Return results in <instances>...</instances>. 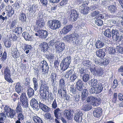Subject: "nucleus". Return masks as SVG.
Instances as JSON below:
<instances>
[{
	"label": "nucleus",
	"mask_w": 123,
	"mask_h": 123,
	"mask_svg": "<svg viewBox=\"0 0 123 123\" xmlns=\"http://www.w3.org/2000/svg\"><path fill=\"white\" fill-rule=\"evenodd\" d=\"M111 36L113 40L114 41L118 40L120 41L123 39V35L119 34L118 30L115 28H113L111 30Z\"/></svg>",
	"instance_id": "nucleus-3"
},
{
	"label": "nucleus",
	"mask_w": 123,
	"mask_h": 123,
	"mask_svg": "<svg viewBox=\"0 0 123 123\" xmlns=\"http://www.w3.org/2000/svg\"><path fill=\"white\" fill-rule=\"evenodd\" d=\"M115 49L114 47H111L109 48V52L110 54H114L116 52Z\"/></svg>",
	"instance_id": "nucleus-61"
},
{
	"label": "nucleus",
	"mask_w": 123,
	"mask_h": 123,
	"mask_svg": "<svg viewBox=\"0 0 123 123\" xmlns=\"http://www.w3.org/2000/svg\"><path fill=\"white\" fill-rule=\"evenodd\" d=\"M19 20L22 21H25L26 20V17L25 13L23 12H21L20 14Z\"/></svg>",
	"instance_id": "nucleus-38"
},
{
	"label": "nucleus",
	"mask_w": 123,
	"mask_h": 123,
	"mask_svg": "<svg viewBox=\"0 0 123 123\" xmlns=\"http://www.w3.org/2000/svg\"><path fill=\"white\" fill-rule=\"evenodd\" d=\"M43 14L41 13L38 14V19L36 20V23L37 26L40 27H43L45 25V22L43 18Z\"/></svg>",
	"instance_id": "nucleus-10"
},
{
	"label": "nucleus",
	"mask_w": 123,
	"mask_h": 123,
	"mask_svg": "<svg viewBox=\"0 0 123 123\" xmlns=\"http://www.w3.org/2000/svg\"><path fill=\"white\" fill-rule=\"evenodd\" d=\"M4 75L10 74V71L9 68L8 67H6L5 68Z\"/></svg>",
	"instance_id": "nucleus-62"
},
{
	"label": "nucleus",
	"mask_w": 123,
	"mask_h": 123,
	"mask_svg": "<svg viewBox=\"0 0 123 123\" xmlns=\"http://www.w3.org/2000/svg\"><path fill=\"white\" fill-rule=\"evenodd\" d=\"M10 75H4L5 79L7 82L10 83H12L13 82L12 80L10 77Z\"/></svg>",
	"instance_id": "nucleus-45"
},
{
	"label": "nucleus",
	"mask_w": 123,
	"mask_h": 123,
	"mask_svg": "<svg viewBox=\"0 0 123 123\" xmlns=\"http://www.w3.org/2000/svg\"><path fill=\"white\" fill-rule=\"evenodd\" d=\"M47 92H40L39 94L40 95L41 98L43 100H46L47 98L46 94Z\"/></svg>",
	"instance_id": "nucleus-44"
},
{
	"label": "nucleus",
	"mask_w": 123,
	"mask_h": 123,
	"mask_svg": "<svg viewBox=\"0 0 123 123\" xmlns=\"http://www.w3.org/2000/svg\"><path fill=\"white\" fill-rule=\"evenodd\" d=\"M107 8L109 12L112 14H115L117 12V7L116 5H110Z\"/></svg>",
	"instance_id": "nucleus-13"
},
{
	"label": "nucleus",
	"mask_w": 123,
	"mask_h": 123,
	"mask_svg": "<svg viewBox=\"0 0 123 123\" xmlns=\"http://www.w3.org/2000/svg\"><path fill=\"white\" fill-rule=\"evenodd\" d=\"M39 47L41 49V51L44 52L48 51L49 48L48 44L45 42L41 43L39 45Z\"/></svg>",
	"instance_id": "nucleus-16"
},
{
	"label": "nucleus",
	"mask_w": 123,
	"mask_h": 123,
	"mask_svg": "<svg viewBox=\"0 0 123 123\" xmlns=\"http://www.w3.org/2000/svg\"><path fill=\"white\" fill-rule=\"evenodd\" d=\"M76 88L78 90L81 91L83 89L84 86L82 81L80 80H78L76 84Z\"/></svg>",
	"instance_id": "nucleus-20"
},
{
	"label": "nucleus",
	"mask_w": 123,
	"mask_h": 123,
	"mask_svg": "<svg viewBox=\"0 0 123 123\" xmlns=\"http://www.w3.org/2000/svg\"><path fill=\"white\" fill-rule=\"evenodd\" d=\"M12 56L14 58L16 59L18 58L20 55V53L17 48L14 49L12 54Z\"/></svg>",
	"instance_id": "nucleus-25"
},
{
	"label": "nucleus",
	"mask_w": 123,
	"mask_h": 123,
	"mask_svg": "<svg viewBox=\"0 0 123 123\" xmlns=\"http://www.w3.org/2000/svg\"><path fill=\"white\" fill-rule=\"evenodd\" d=\"M22 103L21 105L24 108H26L28 107V103L27 100L21 101Z\"/></svg>",
	"instance_id": "nucleus-53"
},
{
	"label": "nucleus",
	"mask_w": 123,
	"mask_h": 123,
	"mask_svg": "<svg viewBox=\"0 0 123 123\" xmlns=\"http://www.w3.org/2000/svg\"><path fill=\"white\" fill-rule=\"evenodd\" d=\"M20 101L27 100V98L25 93L23 92L21 94L20 97Z\"/></svg>",
	"instance_id": "nucleus-50"
},
{
	"label": "nucleus",
	"mask_w": 123,
	"mask_h": 123,
	"mask_svg": "<svg viewBox=\"0 0 123 123\" xmlns=\"http://www.w3.org/2000/svg\"><path fill=\"white\" fill-rule=\"evenodd\" d=\"M70 15L68 16L70 20L75 21L79 18V14L76 10L74 9H70L69 11Z\"/></svg>",
	"instance_id": "nucleus-9"
},
{
	"label": "nucleus",
	"mask_w": 123,
	"mask_h": 123,
	"mask_svg": "<svg viewBox=\"0 0 123 123\" xmlns=\"http://www.w3.org/2000/svg\"><path fill=\"white\" fill-rule=\"evenodd\" d=\"M22 36L26 40L31 41L32 40V35L30 33L24 32L22 33Z\"/></svg>",
	"instance_id": "nucleus-21"
},
{
	"label": "nucleus",
	"mask_w": 123,
	"mask_h": 123,
	"mask_svg": "<svg viewBox=\"0 0 123 123\" xmlns=\"http://www.w3.org/2000/svg\"><path fill=\"white\" fill-rule=\"evenodd\" d=\"M55 52L57 53H61L65 48V44L61 43L58 41H56L55 43Z\"/></svg>",
	"instance_id": "nucleus-7"
},
{
	"label": "nucleus",
	"mask_w": 123,
	"mask_h": 123,
	"mask_svg": "<svg viewBox=\"0 0 123 123\" xmlns=\"http://www.w3.org/2000/svg\"><path fill=\"white\" fill-rule=\"evenodd\" d=\"M118 20L116 18L113 19L111 20V23L114 25H116V26L118 25Z\"/></svg>",
	"instance_id": "nucleus-60"
},
{
	"label": "nucleus",
	"mask_w": 123,
	"mask_h": 123,
	"mask_svg": "<svg viewBox=\"0 0 123 123\" xmlns=\"http://www.w3.org/2000/svg\"><path fill=\"white\" fill-rule=\"evenodd\" d=\"M102 62L103 65H106L109 63L110 61L108 59H104L102 60Z\"/></svg>",
	"instance_id": "nucleus-58"
},
{
	"label": "nucleus",
	"mask_w": 123,
	"mask_h": 123,
	"mask_svg": "<svg viewBox=\"0 0 123 123\" xmlns=\"http://www.w3.org/2000/svg\"><path fill=\"white\" fill-rule=\"evenodd\" d=\"M34 30L36 31L35 35L42 38H45L48 36V33L46 30L40 29L38 27H35Z\"/></svg>",
	"instance_id": "nucleus-6"
},
{
	"label": "nucleus",
	"mask_w": 123,
	"mask_h": 123,
	"mask_svg": "<svg viewBox=\"0 0 123 123\" xmlns=\"http://www.w3.org/2000/svg\"><path fill=\"white\" fill-rule=\"evenodd\" d=\"M91 85L92 86L95 87H97L98 85L99 84L98 81L97 80L93 79L91 80Z\"/></svg>",
	"instance_id": "nucleus-41"
},
{
	"label": "nucleus",
	"mask_w": 123,
	"mask_h": 123,
	"mask_svg": "<svg viewBox=\"0 0 123 123\" xmlns=\"http://www.w3.org/2000/svg\"><path fill=\"white\" fill-rule=\"evenodd\" d=\"M32 81L33 83L34 90L36 91L37 90L38 87L37 80L35 78H33L32 79Z\"/></svg>",
	"instance_id": "nucleus-34"
},
{
	"label": "nucleus",
	"mask_w": 123,
	"mask_h": 123,
	"mask_svg": "<svg viewBox=\"0 0 123 123\" xmlns=\"http://www.w3.org/2000/svg\"><path fill=\"white\" fill-rule=\"evenodd\" d=\"M71 60V57L68 56L64 58L62 60L60 65L61 69L63 71L66 70L68 68Z\"/></svg>",
	"instance_id": "nucleus-4"
},
{
	"label": "nucleus",
	"mask_w": 123,
	"mask_h": 123,
	"mask_svg": "<svg viewBox=\"0 0 123 123\" xmlns=\"http://www.w3.org/2000/svg\"><path fill=\"white\" fill-rule=\"evenodd\" d=\"M102 112V108L98 107L95 108L93 111V115L95 117H100Z\"/></svg>",
	"instance_id": "nucleus-14"
},
{
	"label": "nucleus",
	"mask_w": 123,
	"mask_h": 123,
	"mask_svg": "<svg viewBox=\"0 0 123 123\" xmlns=\"http://www.w3.org/2000/svg\"><path fill=\"white\" fill-rule=\"evenodd\" d=\"M49 28L52 30L59 29L62 26L61 22L57 20H49L47 23Z\"/></svg>",
	"instance_id": "nucleus-2"
},
{
	"label": "nucleus",
	"mask_w": 123,
	"mask_h": 123,
	"mask_svg": "<svg viewBox=\"0 0 123 123\" xmlns=\"http://www.w3.org/2000/svg\"><path fill=\"white\" fill-rule=\"evenodd\" d=\"M44 118L47 119H49L51 120L52 118L51 117V114L50 113H45L44 116Z\"/></svg>",
	"instance_id": "nucleus-51"
},
{
	"label": "nucleus",
	"mask_w": 123,
	"mask_h": 123,
	"mask_svg": "<svg viewBox=\"0 0 123 123\" xmlns=\"http://www.w3.org/2000/svg\"><path fill=\"white\" fill-rule=\"evenodd\" d=\"M86 101L88 103H90L91 105L93 106H98L100 103V99L94 97L90 96L87 97Z\"/></svg>",
	"instance_id": "nucleus-5"
},
{
	"label": "nucleus",
	"mask_w": 123,
	"mask_h": 123,
	"mask_svg": "<svg viewBox=\"0 0 123 123\" xmlns=\"http://www.w3.org/2000/svg\"><path fill=\"white\" fill-rule=\"evenodd\" d=\"M28 96L29 98H31L34 95L33 89L31 87H29L27 90Z\"/></svg>",
	"instance_id": "nucleus-26"
},
{
	"label": "nucleus",
	"mask_w": 123,
	"mask_h": 123,
	"mask_svg": "<svg viewBox=\"0 0 123 123\" xmlns=\"http://www.w3.org/2000/svg\"><path fill=\"white\" fill-rule=\"evenodd\" d=\"M98 86L97 87H96V90L97 91L96 92L97 93L101 92L103 89V86L101 83H100Z\"/></svg>",
	"instance_id": "nucleus-39"
},
{
	"label": "nucleus",
	"mask_w": 123,
	"mask_h": 123,
	"mask_svg": "<svg viewBox=\"0 0 123 123\" xmlns=\"http://www.w3.org/2000/svg\"><path fill=\"white\" fill-rule=\"evenodd\" d=\"M79 73L80 74H82L84 75L86 74L87 72L86 70L83 68H80L79 70Z\"/></svg>",
	"instance_id": "nucleus-54"
},
{
	"label": "nucleus",
	"mask_w": 123,
	"mask_h": 123,
	"mask_svg": "<svg viewBox=\"0 0 123 123\" xmlns=\"http://www.w3.org/2000/svg\"><path fill=\"white\" fill-rule=\"evenodd\" d=\"M22 49L25 51L26 50L31 49V46L28 44H24L22 46Z\"/></svg>",
	"instance_id": "nucleus-48"
},
{
	"label": "nucleus",
	"mask_w": 123,
	"mask_h": 123,
	"mask_svg": "<svg viewBox=\"0 0 123 123\" xmlns=\"http://www.w3.org/2000/svg\"><path fill=\"white\" fill-rule=\"evenodd\" d=\"M83 65L87 68H89L91 66V62L88 60L84 61L83 62Z\"/></svg>",
	"instance_id": "nucleus-40"
},
{
	"label": "nucleus",
	"mask_w": 123,
	"mask_h": 123,
	"mask_svg": "<svg viewBox=\"0 0 123 123\" xmlns=\"http://www.w3.org/2000/svg\"><path fill=\"white\" fill-rule=\"evenodd\" d=\"M92 105L87 104L84 105L82 107V109L84 111H88L91 110L92 108Z\"/></svg>",
	"instance_id": "nucleus-31"
},
{
	"label": "nucleus",
	"mask_w": 123,
	"mask_h": 123,
	"mask_svg": "<svg viewBox=\"0 0 123 123\" xmlns=\"http://www.w3.org/2000/svg\"><path fill=\"white\" fill-rule=\"evenodd\" d=\"M31 105L33 108V109L36 111L39 110V104L37 101L34 98L32 99L30 101Z\"/></svg>",
	"instance_id": "nucleus-12"
},
{
	"label": "nucleus",
	"mask_w": 123,
	"mask_h": 123,
	"mask_svg": "<svg viewBox=\"0 0 123 123\" xmlns=\"http://www.w3.org/2000/svg\"><path fill=\"white\" fill-rule=\"evenodd\" d=\"M95 21V24L98 26H101L103 23L102 20L101 19H97Z\"/></svg>",
	"instance_id": "nucleus-52"
},
{
	"label": "nucleus",
	"mask_w": 123,
	"mask_h": 123,
	"mask_svg": "<svg viewBox=\"0 0 123 123\" xmlns=\"http://www.w3.org/2000/svg\"><path fill=\"white\" fill-rule=\"evenodd\" d=\"M65 113L64 115L67 117V119H69L70 117L71 113L69 110H65Z\"/></svg>",
	"instance_id": "nucleus-55"
},
{
	"label": "nucleus",
	"mask_w": 123,
	"mask_h": 123,
	"mask_svg": "<svg viewBox=\"0 0 123 123\" xmlns=\"http://www.w3.org/2000/svg\"><path fill=\"white\" fill-rule=\"evenodd\" d=\"M73 27V25H66L63 27L62 30V32L64 34H66L70 31Z\"/></svg>",
	"instance_id": "nucleus-17"
},
{
	"label": "nucleus",
	"mask_w": 123,
	"mask_h": 123,
	"mask_svg": "<svg viewBox=\"0 0 123 123\" xmlns=\"http://www.w3.org/2000/svg\"><path fill=\"white\" fill-rule=\"evenodd\" d=\"M4 45L7 48H9L11 47L12 43L10 39H5L3 41Z\"/></svg>",
	"instance_id": "nucleus-30"
},
{
	"label": "nucleus",
	"mask_w": 123,
	"mask_h": 123,
	"mask_svg": "<svg viewBox=\"0 0 123 123\" xmlns=\"http://www.w3.org/2000/svg\"><path fill=\"white\" fill-rule=\"evenodd\" d=\"M9 36L10 38L11 39H12L13 41H15L17 40V37L15 34L12 33L10 34Z\"/></svg>",
	"instance_id": "nucleus-59"
},
{
	"label": "nucleus",
	"mask_w": 123,
	"mask_h": 123,
	"mask_svg": "<svg viewBox=\"0 0 123 123\" xmlns=\"http://www.w3.org/2000/svg\"><path fill=\"white\" fill-rule=\"evenodd\" d=\"M82 76V80L85 82H87L89 79L90 77L88 74H86Z\"/></svg>",
	"instance_id": "nucleus-42"
},
{
	"label": "nucleus",
	"mask_w": 123,
	"mask_h": 123,
	"mask_svg": "<svg viewBox=\"0 0 123 123\" xmlns=\"http://www.w3.org/2000/svg\"><path fill=\"white\" fill-rule=\"evenodd\" d=\"M65 81L63 79H61L59 81V86L61 87H65Z\"/></svg>",
	"instance_id": "nucleus-47"
},
{
	"label": "nucleus",
	"mask_w": 123,
	"mask_h": 123,
	"mask_svg": "<svg viewBox=\"0 0 123 123\" xmlns=\"http://www.w3.org/2000/svg\"><path fill=\"white\" fill-rule=\"evenodd\" d=\"M48 87L47 85L40 86V92H48Z\"/></svg>",
	"instance_id": "nucleus-32"
},
{
	"label": "nucleus",
	"mask_w": 123,
	"mask_h": 123,
	"mask_svg": "<svg viewBox=\"0 0 123 123\" xmlns=\"http://www.w3.org/2000/svg\"><path fill=\"white\" fill-rule=\"evenodd\" d=\"M6 11L7 12V16L8 18L12 17L14 13V9L11 6H7Z\"/></svg>",
	"instance_id": "nucleus-18"
},
{
	"label": "nucleus",
	"mask_w": 123,
	"mask_h": 123,
	"mask_svg": "<svg viewBox=\"0 0 123 123\" xmlns=\"http://www.w3.org/2000/svg\"><path fill=\"white\" fill-rule=\"evenodd\" d=\"M21 104V103L19 102H18V103L17 105L15 110V111H16L17 113L20 112H22V109L20 105Z\"/></svg>",
	"instance_id": "nucleus-37"
},
{
	"label": "nucleus",
	"mask_w": 123,
	"mask_h": 123,
	"mask_svg": "<svg viewBox=\"0 0 123 123\" xmlns=\"http://www.w3.org/2000/svg\"><path fill=\"white\" fill-rule=\"evenodd\" d=\"M49 94L48 96V98L47 99L49 101L51 102L54 99V95L53 94L51 93L48 92Z\"/></svg>",
	"instance_id": "nucleus-46"
},
{
	"label": "nucleus",
	"mask_w": 123,
	"mask_h": 123,
	"mask_svg": "<svg viewBox=\"0 0 123 123\" xmlns=\"http://www.w3.org/2000/svg\"><path fill=\"white\" fill-rule=\"evenodd\" d=\"M76 73L74 70L70 69L69 70L67 71L66 72L65 77L66 78H68L69 76L71 77Z\"/></svg>",
	"instance_id": "nucleus-29"
},
{
	"label": "nucleus",
	"mask_w": 123,
	"mask_h": 123,
	"mask_svg": "<svg viewBox=\"0 0 123 123\" xmlns=\"http://www.w3.org/2000/svg\"><path fill=\"white\" fill-rule=\"evenodd\" d=\"M21 85L22 84L19 82L16 83L15 89L16 91L18 94L21 93L22 91L23 87Z\"/></svg>",
	"instance_id": "nucleus-24"
},
{
	"label": "nucleus",
	"mask_w": 123,
	"mask_h": 123,
	"mask_svg": "<svg viewBox=\"0 0 123 123\" xmlns=\"http://www.w3.org/2000/svg\"><path fill=\"white\" fill-rule=\"evenodd\" d=\"M80 11L81 13L83 14H87L88 12L87 9L84 8V9L80 10Z\"/></svg>",
	"instance_id": "nucleus-63"
},
{
	"label": "nucleus",
	"mask_w": 123,
	"mask_h": 123,
	"mask_svg": "<svg viewBox=\"0 0 123 123\" xmlns=\"http://www.w3.org/2000/svg\"><path fill=\"white\" fill-rule=\"evenodd\" d=\"M54 113L55 116L57 119H60L61 117H62L61 111L59 108L54 110Z\"/></svg>",
	"instance_id": "nucleus-19"
},
{
	"label": "nucleus",
	"mask_w": 123,
	"mask_h": 123,
	"mask_svg": "<svg viewBox=\"0 0 123 123\" xmlns=\"http://www.w3.org/2000/svg\"><path fill=\"white\" fill-rule=\"evenodd\" d=\"M57 78V75L56 74L53 72L51 73L50 75V78L51 79V81L52 82V84L54 83V82L56 80Z\"/></svg>",
	"instance_id": "nucleus-33"
},
{
	"label": "nucleus",
	"mask_w": 123,
	"mask_h": 123,
	"mask_svg": "<svg viewBox=\"0 0 123 123\" xmlns=\"http://www.w3.org/2000/svg\"><path fill=\"white\" fill-rule=\"evenodd\" d=\"M95 43V47L97 49H99L103 47L105 44L102 41L98 40Z\"/></svg>",
	"instance_id": "nucleus-27"
},
{
	"label": "nucleus",
	"mask_w": 123,
	"mask_h": 123,
	"mask_svg": "<svg viewBox=\"0 0 123 123\" xmlns=\"http://www.w3.org/2000/svg\"><path fill=\"white\" fill-rule=\"evenodd\" d=\"M79 37L78 34L74 32L72 34L67 35L64 37V38L68 43H70L73 41L74 44H79V41L78 40Z\"/></svg>",
	"instance_id": "nucleus-1"
},
{
	"label": "nucleus",
	"mask_w": 123,
	"mask_h": 123,
	"mask_svg": "<svg viewBox=\"0 0 123 123\" xmlns=\"http://www.w3.org/2000/svg\"><path fill=\"white\" fill-rule=\"evenodd\" d=\"M39 68L41 69L42 72L43 74H48L49 68L47 62L45 61H42L40 63Z\"/></svg>",
	"instance_id": "nucleus-8"
},
{
	"label": "nucleus",
	"mask_w": 123,
	"mask_h": 123,
	"mask_svg": "<svg viewBox=\"0 0 123 123\" xmlns=\"http://www.w3.org/2000/svg\"><path fill=\"white\" fill-rule=\"evenodd\" d=\"M57 107V105L55 99L51 105V107L54 109H56Z\"/></svg>",
	"instance_id": "nucleus-57"
},
{
	"label": "nucleus",
	"mask_w": 123,
	"mask_h": 123,
	"mask_svg": "<svg viewBox=\"0 0 123 123\" xmlns=\"http://www.w3.org/2000/svg\"><path fill=\"white\" fill-rule=\"evenodd\" d=\"M74 85H71L70 88V94L71 95L76 93V88L73 86Z\"/></svg>",
	"instance_id": "nucleus-43"
},
{
	"label": "nucleus",
	"mask_w": 123,
	"mask_h": 123,
	"mask_svg": "<svg viewBox=\"0 0 123 123\" xmlns=\"http://www.w3.org/2000/svg\"><path fill=\"white\" fill-rule=\"evenodd\" d=\"M77 77V75L76 73L70 77L71 82H74L75 80L76 79Z\"/></svg>",
	"instance_id": "nucleus-64"
},
{
	"label": "nucleus",
	"mask_w": 123,
	"mask_h": 123,
	"mask_svg": "<svg viewBox=\"0 0 123 123\" xmlns=\"http://www.w3.org/2000/svg\"><path fill=\"white\" fill-rule=\"evenodd\" d=\"M39 108L44 112H49L50 111V108L48 106L40 102L39 103Z\"/></svg>",
	"instance_id": "nucleus-22"
},
{
	"label": "nucleus",
	"mask_w": 123,
	"mask_h": 123,
	"mask_svg": "<svg viewBox=\"0 0 123 123\" xmlns=\"http://www.w3.org/2000/svg\"><path fill=\"white\" fill-rule=\"evenodd\" d=\"M111 30L108 28L105 31L104 35L107 37L110 38L111 37Z\"/></svg>",
	"instance_id": "nucleus-35"
},
{
	"label": "nucleus",
	"mask_w": 123,
	"mask_h": 123,
	"mask_svg": "<svg viewBox=\"0 0 123 123\" xmlns=\"http://www.w3.org/2000/svg\"><path fill=\"white\" fill-rule=\"evenodd\" d=\"M96 53L98 56L102 58L105 55V49H99L98 51H96Z\"/></svg>",
	"instance_id": "nucleus-23"
},
{
	"label": "nucleus",
	"mask_w": 123,
	"mask_h": 123,
	"mask_svg": "<svg viewBox=\"0 0 123 123\" xmlns=\"http://www.w3.org/2000/svg\"><path fill=\"white\" fill-rule=\"evenodd\" d=\"M29 11H32L35 12L37 9L38 6L37 5H33L31 6H29Z\"/></svg>",
	"instance_id": "nucleus-36"
},
{
	"label": "nucleus",
	"mask_w": 123,
	"mask_h": 123,
	"mask_svg": "<svg viewBox=\"0 0 123 123\" xmlns=\"http://www.w3.org/2000/svg\"><path fill=\"white\" fill-rule=\"evenodd\" d=\"M14 31L16 33L20 34L22 31V28L19 27H17L15 29Z\"/></svg>",
	"instance_id": "nucleus-49"
},
{
	"label": "nucleus",
	"mask_w": 123,
	"mask_h": 123,
	"mask_svg": "<svg viewBox=\"0 0 123 123\" xmlns=\"http://www.w3.org/2000/svg\"><path fill=\"white\" fill-rule=\"evenodd\" d=\"M6 115L9 118H14L16 116L15 110L13 109L11 110L8 113L6 114Z\"/></svg>",
	"instance_id": "nucleus-28"
},
{
	"label": "nucleus",
	"mask_w": 123,
	"mask_h": 123,
	"mask_svg": "<svg viewBox=\"0 0 123 123\" xmlns=\"http://www.w3.org/2000/svg\"><path fill=\"white\" fill-rule=\"evenodd\" d=\"M93 71L96 75L99 76L102 75L103 73L102 69L99 66L95 67Z\"/></svg>",
	"instance_id": "nucleus-15"
},
{
	"label": "nucleus",
	"mask_w": 123,
	"mask_h": 123,
	"mask_svg": "<svg viewBox=\"0 0 123 123\" xmlns=\"http://www.w3.org/2000/svg\"><path fill=\"white\" fill-rule=\"evenodd\" d=\"M82 115L83 113L81 111L79 110L77 111L74 114V120L76 122L80 123L82 122Z\"/></svg>",
	"instance_id": "nucleus-11"
},
{
	"label": "nucleus",
	"mask_w": 123,
	"mask_h": 123,
	"mask_svg": "<svg viewBox=\"0 0 123 123\" xmlns=\"http://www.w3.org/2000/svg\"><path fill=\"white\" fill-rule=\"evenodd\" d=\"M58 93L60 95L61 97H63L65 96L67 93V92L62 91V89L58 90Z\"/></svg>",
	"instance_id": "nucleus-56"
}]
</instances>
